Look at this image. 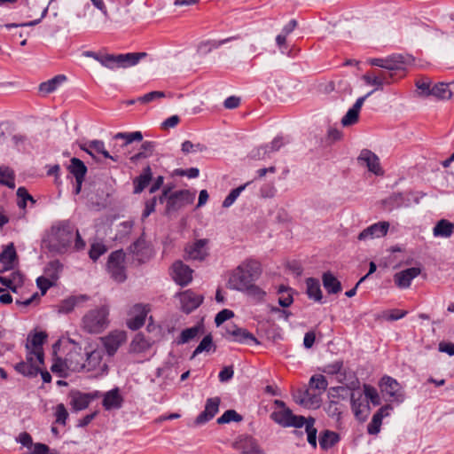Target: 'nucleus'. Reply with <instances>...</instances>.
<instances>
[{
	"instance_id": "obj_52",
	"label": "nucleus",
	"mask_w": 454,
	"mask_h": 454,
	"mask_svg": "<svg viewBox=\"0 0 454 454\" xmlns=\"http://www.w3.org/2000/svg\"><path fill=\"white\" fill-rule=\"evenodd\" d=\"M17 197H18V206L20 208L25 209L27 206V201H31L35 203V200L33 197L27 192L25 187H19L17 190Z\"/></svg>"
},
{
	"instance_id": "obj_15",
	"label": "nucleus",
	"mask_w": 454,
	"mask_h": 454,
	"mask_svg": "<svg viewBox=\"0 0 454 454\" xmlns=\"http://www.w3.org/2000/svg\"><path fill=\"white\" fill-rule=\"evenodd\" d=\"M357 163L365 166L370 172L376 176H382L384 173L379 157L371 150L363 149L357 157Z\"/></svg>"
},
{
	"instance_id": "obj_19",
	"label": "nucleus",
	"mask_w": 454,
	"mask_h": 454,
	"mask_svg": "<svg viewBox=\"0 0 454 454\" xmlns=\"http://www.w3.org/2000/svg\"><path fill=\"white\" fill-rule=\"evenodd\" d=\"M389 229L388 222H379L370 225L361 231L357 237L359 240L379 239L387 235Z\"/></svg>"
},
{
	"instance_id": "obj_59",
	"label": "nucleus",
	"mask_w": 454,
	"mask_h": 454,
	"mask_svg": "<svg viewBox=\"0 0 454 454\" xmlns=\"http://www.w3.org/2000/svg\"><path fill=\"white\" fill-rule=\"evenodd\" d=\"M381 415L374 414L372 416V421L369 423L367 431L370 434H377L380 430V426L382 423Z\"/></svg>"
},
{
	"instance_id": "obj_22",
	"label": "nucleus",
	"mask_w": 454,
	"mask_h": 454,
	"mask_svg": "<svg viewBox=\"0 0 454 454\" xmlns=\"http://www.w3.org/2000/svg\"><path fill=\"white\" fill-rule=\"evenodd\" d=\"M421 272L420 268L411 267L396 272L394 275L395 284L401 289L410 287L411 281Z\"/></svg>"
},
{
	"instance_id": "obj_26",
	"label": "nucleus",
	"mask_w": 454,
	"mask_h": 454,
	"mask_svg": "<svg viewBox=\"0 0 454 454\" xmlns=\"http://www.w3.org/2000/svg\"><path fill=\"white\" fill-rule=\"evenodd\" d=\"M43 363H37L35 357H33L31 361L20 362L15 365V370L24 376L34 377L41 372L40 366Z\"/></svg>"
},
{
	"instance_id": "obj_43",
	"label": "nucleus",
	"mask_w": 454,
	"mask_h": 454,
	"mask_svg": "<svg viewBox=\"0 0 454 454\" xmlns=\"http://www.w3.org/2000/svg\"><path fill=\"white\" fill-rule=\"evenodd\" d=\"M201 327L200 325H195L191 328H186L182 331L179 340H177L178 344H184L193 340L200 332Z\"/></svg>"
},
{
	"instance_id": "obj_46",
	"label": "nucleus",
	"mask_w": 454,
	"mask_h": 454,
	"mask_svg": "<svg viewBox=\"0 0 454 454\" xmlns=\"http://www.w3.org/2000/svg\"><path fill=\"white\" fill-rule=\"evenodd\" d=\"M249 184L250 182H247L245 184L231 190L229 195L223 201V207H230L235 202V200L240 195V193L246 189V187L249 185Z\"/></svg>"
},
{
	"instance_id": "obj_48",
	"label": "nucleus",
	"mask_w": 454,
	"mask_h": 454,
	"mask_svg": "<svg viewBox=\"0 0 454 454\" xmlns=\"http://www.w3.org/2000/svg\"><path fill=\"white\" fill-rule=\"evenodd\" d=\"M70 404L74 411L85 409V395L80 392H73L70 395Z\"/></svg>"
},
{
	"instance_id": "obj_49",
	"label": "nucleus",
	"mask_w": 454,
	"mask_h": 454,
	"mask_svg": "<svg viewBox=\"0 0 454 454\" xmlns=\"http://www.w3.org/2000/svg\"><path fill=\"white\" fill-rule=\"evenodd\" d=\"M315 419L309 417L306 425V433L308 442L313 447H317V429L314 427Z\"/></svg>"
},
{
	"instance_id": "obj_20",
	"label": "nucleus",
	"mask_w": 454,
	"mask_h": 454,
	"mask_svg": "<svg viewBox=\"0 0 454 454\" xmlns=\"http://www.w3.org/2000/svg\"><path fill=\"white\" fill-rule=\"evenodd\" d=\"M87 154L90 155L97 163H101V159L98 155H102L106 159H110L114 161H118V156H114L105 147V143L102 140H91L88 144Z\"/></svg>"
},
{
	"instance_id": "obj_63",
	"label": "nucleus",
	"mask_w": 454,
	"mask_h": 454,
	"mask_svg": "<svg viewBox=\"0 0 454 454\" xmlns=\"http://www.w3.org/2000/svg\"><path fill=\"white\" fill-rule=\"evenodd\" d=\"M10 280L12 285V292L16 293L17 289L23 284V276L19 271H15L11 274Z\"/></svg>"
},
{
	"instance_id": "obj_1",
	"label": "nucleus",
	"mask_w": 454,
	"mask_h": 454,
	"mask_svg": "<svg viewBox=\"0 0 454 454\" xmlns=\"http://www.w3.org/2000/svg\"><path fill=\"white\" fill-rule=\"evenodd\" d=\"M75 240L74 247L77 250L83 247V241L79 231L70 223H64L53 226L43 239V246L53 254H63Z\"/></svg>"
},
{
	"instance_id": "obj_12",
	"label": "nucleus",
	"mask_w": 454,
	"mask_h": 454,
	"mask_svg": "<svg viewBox=\"0 0 454 454\" xmlns=\"http://www.w3.org/2000/svg\"><path fill=\"white\" fill-rule=\"evenodd\" d=\"M98 12H90V25L91 27L99 29L102 28L109 20L110 14L108 12L106 4L104 0H90Z\"/></svg>"
},
{
	"instance_id": "obj_23",
	"label": "nucleus",
	"mask_w": 454,
	"mask_h": 454,
	"mask_svg": "<svg viewBox=\"0 0 454 454\" xmlns=\"http://www.w3.org/2000/svg\"><path fill=\"white\" fill-rule=\"evenodd\" d=\"M173 278L178 285L186 286L192 279V270L183 262L177 261L173 264Z\"/></svg>"
},
{
	"instance_id": "obj_7",
	"label": "nucleus",
	"mask_w": 454,
	"mask_h": 454,
	"mask_svg": "<svg viewBox=\"0 0 454 454\" xmlns=\"http://www.w3.org/2000/svg\"><path fill=\"white\" fill-rule=\"evenodd\" d=\"M47 338L43 332L28 334L26 342V360L31 361L35 357L37 363H43V345Z\"/></svg>"
},
{
	"instance_id": "obj_5",
	"label": "nucleus",
	"mask_w": 454,
	"mask_h": 454,
	"mask_svg": "<svg viewBox=\"0 0 454 454\" xmlns=\"http://www.w3.org/2000/svg\"><path fill=\"white\" fill-rule=\"evenodd\" d=\"M109 307L102 304L96 309H90L87 314V332L99 333L108 325Z\"/></svg>"
},
{
	"instance_id": "obj_18",
	"label": "nucleus",
	"mask_w": 454,
	"mask_h": 454,
	"mask_svg": "<svg viewBox=\"0 0 454 454\" xmlns=\"http://www.w3.org/2000/svg\"><path fill=\"white\" fill-rule=\"evenodd\" d=\"M221 400L219 397H211L206 401L204 411L194 420L195 426H200L211 420L219 411Z\"/></svg>"
},
{
	"instance_id": "obj_10",
	"label": "nucleus",
	"mask_w": 454,
	"mask_h": 454,
	"mask_svg": "<svg viewBox=\"0 0 454 454\" xmlns=\"http://www.w3.org/2000/svg\"><path fill=\"white\" fill-rule=\"evenodd\" d=\"M103 350L94 349L87 352V379L97 378L106 372L107 365L102 363Z\"/></svg>"
},
{
	"instance_id": "obj_14",
	"label": "nucleus",
	"mask_w": 454,
	"mask_h": 454,
	"mask_svg": "<svg viewBox=\"0 0 454 454\" xmlns=\"http://www.w3.org/2000/svg\"><path fill=\"white\" fill-rule=\"evenodd\" d=\"M381 391L388 395L390 401L402 403L404 400L403 391L396 380L390 376H384L380 381Z\"/></svg>"
},
{
	"instance_id": "obj_33",
	"label": "nucleus",
	"mask_w": 454,
	"mask_h": 454,
	"mask_svg": "<svg viewBox=\"0 0 454 454\" xmlns=\"http://www.w3.org/2000/svg\"><path fill=\"white\" fill-rule=\"evenodd\" d=\"M322 281L324 287L329 294H338L341 291L340 282L331 272H325Z\"/></svg>"
},
{
	"instance_id": "obj_9",
	"label": "nucleus",
	"mask_w": 454,
	"mask_h": 454,
	"mask_svg": "<svg viewBox=\"0 0 454 454\" xmlns=\"http://www.w3.org/2000/svg\"><path fill=\"white\" fill-rule=\"evenodd\" d=\"M60 348V340L57 341L53 347V364L51 367V370L52 372H57L59 375H62L66 372L67 370H76L78 368H83L84 364L79 363L77 361H74L72 355L69 356V357H67L66 359H62L57 356V352Z\"/></svg>"
},
{
	"instance_id": "obj_28",
	"label": "nucleus",
	"mask_w": 454,
	"mask_h": 454,
	"mask_svg": "<svg viewBox=\"0 0 454 454\" xmlns=\"http://www.w3.org/2000/svg\"><path fill=\"white\" fill-rule=\"evenodd\" d=\"M121 403L122 397L117 388L110 390L104 395L102 404L106 410L119 409Z\"/></svg>"
},
{
	"instance_id": "obj_47",
	"label": "nucleus",
	"mask_w": 454,
	"mask_h": 454,
	"mask_svg": "<svg viewBox=\"0 0 454 454\" xmlns=\"http://www.w3.org/2000/svg\"><path fill=\"white\" fill-rule=\"evenodd\" d=\"M107 252V247L103 242H95L91 244L89 251V256L94 262L97 261L99 256Z\"/></svg>"
},
{
	"instance_id": "obj_29",
	"label": "nucleus",
	"mask_w": 454,
	"mask_h": 454,
	"mask_svg": "<svg viewBox=\"0 0 454 454\" xmlns=\"http://www.w3.org/2000/svg\"><path fill=\"white\" fill-rule=\"evenodd\" d=\"M306 294L309 299L320 302L323 295L320 287L319 280L314 278H308L306 279Z\"/></svg>"
},
{
	"instance_id": "obj_16",
	"label": "nucleus",
	"mask_w": 454,
	"mask_h": 454,
	"mask_svg": "<svg viewBox=\"0 0 454 454\" xmlns=\"http://www.w3.org/2000/svg\"><path fill=\"white\" fill-rule=\"evenodd\" d=\"M106 351L109 356H114L121 345L127 340L124 331H113L107 336L100 338Z\"/></svg>"
},
{
	"instance_id": "obj_34",
	"label": "nucleus",
	"mask_w": 454,
	"mask_h": 454,
	"mask_svg": "<svg viewBox=\"0 0 454 454\" xmlns=\"http://www.w3.org/2000/svg\"><path fill=\"white\" fill-rule=\"evenodd\" d=\"M228 333L233 336V340L235 341L240 343L254 342L255 344H258V340H256V338L245 329L235 327L232 331L228 330Z\"/></svg>"
},
{
	"instance_id": "obj_44",
	"label": "nucleus",
	"mask_w": 454,
	"mask_h": 454,
	"mask_svg": "<svg viewBox=\"0 0 454 454\" xmlns=\"http://www.w3.org/2000/svg\"><path fill=\"white\" fill-rule=\"evenodd\" d=\"M278 293L280 294L278 298V304L283 308L289 307L294 302V298L291 294V289L280 286L278 287Z\"/></svg>"
},
{
	"instance_id": "obj_39",
	"label": "nucleus",
	"mask_w": 454,
	"mask_h": 454,
	"mask_svg": "<svg viewBox=\"0 0 454 454\" xmlns=\"http://www.w3.org/2000/svg\"><path fill=\"white\" fill-rule=\"evenodd\" d=\"M153 149H154L153 142L145 141L141 145L140 151L137 153H136L135 155H133L132 157H130V160L132 162H137L140 159L147 158L152 155Z\"/></svg>"
},
{
	"instance_id": "obj_21",
	"label": "nucleus",
	"mask_w": 454,
	"mask_h": 454,
	"mask_svg": "<svg viewBox=\"0 0 454 454\" xmlns=\"http://www.w3.org/2000/svg\"><path fill=\"white\" fill-rule=\"evenodd\" d=\"M203 297L192 290H186L180 294L181 309L185 313H191L202 302Z\"/></svg>"
},
{
	"instance_id": "obj_57",
	"label": "nucleus",
	"mask_w": 454,
	"mask_h": 454,
	"mask_svg": "<svg viewBox=\"0 0 454 454\" xmlns=\"http://www.w3.org/2000/svg\"><path fill=\"white\" fill-rule=\"evenodd\" d=\"M54 416L56 418V423L65 425L68 417V412L63 403H59L55 407Z\"/></svg>"
},
{
	"instance_id": "obj_13",
	"label": "nucleus",
	"mask_w": 454,
	"mask_h": 454,
	"mask_svg": "<svg viewBox=\"0 0 454 454\" xmlns=\"http://www.w3.org/2000/svg\"><path fill=\"white\" fill-rule=\"evenodd\" d=\"M207 244L208 239H197L187 244L184 248L185 258L199 262L204 261L209 254Z\"/></svg>"
},
{
	"instance_id": "obj_41",
	"label": "nucleus",
	"mask_w": 454,
	"mask_h": 454,
	"mask_svg": "<svg viewBox=\"0 0 454 454\" xmlns=\"http://www.w3.org/2000/svg\"><path fill=\"white\" fill-rule=\"evenodd\" d=\"M351 408L357 419L364 420L366 419L364 412L368 410V404L363 403L359 399H355L354 395L351 396Z\"/></svg>"
},
{
	"instance_id": "obj_50",
	"label": "nucleus",
	"mask_w": 454,
	"mask_h": 454,
	"mask_svg": "<svg viewBox=\"0 0 454 454\" xmlns=\"http://www.w3.org/2000/svg\"><path fill=\"white\" fill-rule=\"evenodd\" d=\"M242 420V416L239 415L234 410H227L221 417H219L216 422L220 425L230 423L231 421L239 422Z\"/></svg>"
},
{
	"instance_id": "obj_36",
	"label": "nucleus",
	"mask_w": 454,
	"mask_h": 454,
	"mask_svg": "<svg viewBox=\"0 0 454 454\" xmlns=\"http://www.w3.org/2000/svg\"><path fill=\"white\" fill-rule=\"evenodd\" d=\"M450 85V83L438 82L431 88L430 95L440 99H449L452 95Z\"/></svg>"
},
{
	"instance_id": "obj_31",
	"label": "nucleus",
	"mask_w": 454,
	"mask_h": 454,
	"mask_svg": "<svg viewBox=\"0 0 454 454\" xmlns=\"http://www.w3.org/2000/svg\"><path fill=\"white\" fill-rule=\"evenodd\" d=\"M67 77L64 74H58L53 78L42 82L39 85V91L43 94H49L55 91L65 81Z\"/></svg>"
},
{
	"instance_id": "obj_17",
	"label": "nucleus",
	"mask_w": 454,
	"mask_h": 454,
	"mask_svg": "<svg viewBox=\"0 0 454 454\" xmlns=\"http://www.w3.org/2000/svg\"><path fill=\"white\" fill-rule=\"evenodd\" d=\"M148 312L149 309L146 305L137 303L132 306L129 310V316L131 317L127 322L128 327L131 330H137L142 327L145 322Z\"/></svg>"
},
{
	"instance_id": "obj_25",
	"label": "nucleus",
	"mask_w": 454,
	"mask_h": 454,
	"mask_svg": "<svg viewBox=\"0 0 454 454\" xmlns=\"http://www.w3.org/2000/svg\"><path fill=\"white\" fill-rule=\"evenodd\" d=\"M154 341L151 338L145 337L142 333H137L129 344V353L144 354L147 352Z\"/></svg>"
},
{
	"instance_id": "obj_55",
	"label": "nucleus",
	"mask_w": 454,
	"mask_h": 454,
	"mask_svg": "<svg viewBox=\"0 0 454 454\" xmlns=\"http://www.w3.org/2000/svg\"><path fill=\"white\" fill-rule=\"evenodd\" d=\"M244 292L257 301H262L266 295V292H264L254 283H252L250 286H248V287Z\"/></svg>"
},
{
	"instance_id": "obj_38",
	"label": "nucleus",
	"mask_w": 454,
	"mask_h": 454,
	"mask_svg": "<svg viewBox=\"0 0 454 454\" xmlns=\"http://www.w3.org/2000/svg\"><path fill=\"white\" fill-rule=\"evenodd\" d=\"M62 268L63 266L59 260H53L47 264L45 268V275L52 281H56L59 278Z\"/></svg>"
},
{
	"instance_id": "obj_45",
	"label": "nucleus",
	"mask_w": 454,
	"mask_h": 454,
	"mask_svg": "<svg viewBox=\"0 0 454 454\" xmlns=\"http://www.w3.org/2000/svg\"><path fill=\"white\" fill-rule=\"evenodd\" d=\"M328 382L325 376L321 374H315L309 380L310 388L317 389L319 393L325 391Z\"/></svg>"
},
{
	"instance_id": "obj_37",
	"label": "nucleus",
	"mask_w": 454,
	"mask_h": 454,
	"mask_svg": "<svg viewBox=\"0 0 454 454\" xmlns=\"http://www.w3.org/2000/svg\"><path fill=\"white\" fill-rule=\"evenodd\" d=\"M0 184L5 185L11 189L15 187V174L9 167H0Z\"/></svg>"
},
{
	"instance_id": "obj_58",
	"label": "nucleus",
	"mask_w": 454,
	"mask_h": 454,
	"mask_svg": "<svg viewBox=\"0 0 454 454\" xmlns=\"http://www.w3.org/2000/svg\"><path fill=\"white\" fill-rule=\"evenodd\" d=\"M165 97V93L162 91H151L149 93L145 94L144 96L138 97L137 101L141 104H148L155 99L161 98Z\"/></svg>"
},
{
	"instance_id": "obj_27",
	"label": "nucleus",
	"mask_w": 454,
	"mask_h": 454,
	"mask_svg": "<svg viewBox=\"0 0 454 454\" xmlns=\"http://www.w3.org/2000/svg\"><path fill=\"white\" fill-rule=\"evenodd\" d=\"M17 260V254L12 243L7 245L0 254V262L4 266V270H12Z\"/></svg>"
},
{
	"instance_id": "obj_3",
	"label": "nucleus",
	"mask_w": 454,
	"mask_h": 454,
	"mask_svg": "<svg viewBox=\"0 0 454 454\" xmlns=\"http://www.w3.org/2000/svg\"><path fill=\"white\" fill-rule=\"evenodd\" d=\"M145 56V52L110 54L103 51L96 52L87 51V57L94 59L103 67L111 70L128 68L136 66Z\"/></svg>"
},
{
	"instance_id": "obj_4",
	"label": "nucleus",
	"mask_w": 454,
	"mask_h": 454,
	"mask_svg": "<svg viewBox=\"0 0 454 454\" xmlns=\"http://www.w3.org/2000/svg\"><path fill=\"white\" fill-rule=\"evenodd\" d=\"M169 190L165 189L159 198L160 203L166 202V212L170 214L192 202L194 195L187 190H181L168 195Z\"/></svg>"
},
{
	"instance_id": "obj_42",
	"label": "nucleus",
	"mask_w": 454,
	"mask_h": 454,
	"mask_svg": "<svg viewBox=\"0 0 454 454\" xmlns=\"http://www.w3.org/2000/svg\"><path fill=\"white\" fill-rule=\"evenodd\" d=\"M213 348V351L215 350V346L213 343V339L211 334L206 335L202 340L200 342L198 347L194 349L192 357H195L199 354L202 352H208Z\"/></svg>"
},
{
	"instance_id": "obj_2",
	"label": "nucleus",
	"mask_w": 454,
	"mask_h": 454,
	"mask_svg": "<svg viewBox=\"0 0 454 454\" xmlns=\"http://www.w3.org/2000/svg\"><path fill=\"white\" fill-rule=\"evenodd\" d=\"M261 274L259 262L252 259L246 260L230 273L227 287L239 292L245 291L248 286L255 283Z\"/></svg>"
},
{
	"instance_id": "obj_51",
	"label": "nucleus",
	"mask_w": 454,
	"mask_h": 454,
	"mask_svg": "<svg viewBox=\"0 0 454 454\" xmlns=\"http://www.w3.org/2000/svg\"><path fill=\"white\" fill-rule=\"evenodd\" d=\"M363 80L367 85L374 86V92L376 90H382L383 85L380 80L376 76V71L368 72L363 75Z\"/></svg>"
},
{
	"instance_id": "obj_62",
	"label": "nucleus",
	"mask_w": 454,
	"mask_h": 454,
	"mask_svg": "<svg viewBox=\"0 0 454 454\" xmlns=\"http://www.w3.org/2000/svg\"><path fill=\"white\" fill-rule=\"evenodd\" d=\"M234 316V313L232 310L224 309L218 312L215 317V323L217 326L221 325L223 323H224L226 320L231 318Z\"/></svg>"
},
{
	"instance_id": "obj_56",
	"label": "nucleus",
	"mask_w": 454,
	"mask_h": 454,
	"mask_svg": "<svg viewBox=\"0 0 454 454\" xmlns=\"http://www.w3.org/2000/svg\"><path fill=\"white\" fill-rule=\"evenodd\" d=\"M204 150H206V146L200 143L193 144L191 141L186 140L182 144V152L184 153L203 152Z\"/></svg>"
},
{
	"instance_id": "obj_53",
	"label": "nucleus",
	"mask_w": 454,
	"mask_h": 454,
	"mask_svg": "<svg viewBox=\"0 0 454 454\" xmlns=\"http://www.w3.org/2000/svg\"><path fill=\"white\" fill-rule=\"evenodd\" d=\"M359 113L353 108L348 109L341 119V124L344 127L354 125L358 121Z\"/></svg>"
},
{
	"instance_id": "obj_61",
	"label": "nucleus",
	"mask_w": 454,
	"mask_h": 454,
	"mask_svg": "<svg viewBox=\"0 0 454 454\" xmlns=\"http://www.w3.org/2000/svg\"><path fill=\"white\" fill-rule=\"evenodd\" d=\"M145 248V240L138 239L129 247V251L137 255V259L140 260L139 256L143 254V250Z\"/></svg>"
},
{
	"instance_id": "obj_60",
	"label": "nucleus",
	"mask_w": 454,
	"mask_h": 454,
	"mask_svg": "<svg viewBox=\"0 0 454 454\" xmlns=\"http://www.w3.org/2000/svg\"><path fill=\"white\" fill-rule=\"evenodd\" d=\"M251 158L254 160H265L270 158V152L268 146H260L251 152Z\"/></svg>"
},
{
	"instance_id": "obj_8",
	"label": "nucleus",
	"mask_w": 454,
	"mask_h": 454,
	"mask_svg": "<svg viewBox=\"0 0 454 454\" xmlns=\"http://www.w3.org/2000/svg\"><path fill=\"white\" fill-rule=\"evenodd\" d=\"M124 260L125 254L123 251L116 250L109 255L107 262V269L111 277L119 283L126 279Z\"/></svg>"
},
{
	"instance_id": "obj_30",
	"label": "nucleus",
	"mask_w": 454,
	"mask_h": 454,
	"mask_svg": "<svg viewBox=\"0 0 454 454\" xmlns=\"http://www.w3.org/2000/svg\"><path fill=\"white\" fill-rule=\"evenodd\" d=\"M153 174L151 168L146 167L139 176L136 177L133 181L134 184V193L137 194L144 191V189L149 184L152 180Z\"/></svg>"
},
{
	"instance_id": "obj_6",
	"label": "nucleus",
	"mask_w": 454,
	"mask_h": 454,
	"mask_svg": "<svg viewBox=\"0 0 454 454\" xmlns=\"http://www.w3.org/2000/svg\"><path fill=\"white\" fill-rule=\"evenodd\" d=\"M67 169L68 171L67 178L73 187L72 193L76 196L81 192L85 179V164L80 159L73 157Z\"/></svg>"
},
{
	"instance_id": "obj_32",
	"label": "nucleus",
	"mask_w": 454,
	"mask_h": 454,
	"mask_svg": "<svg viewBox=\"0 0 454 454\" xmlns=\"http://www.w3.org/2000/svg\"><path fill=\"white\" fill-rule=\"evenodd\" d=\"M454 224L448 220L442 219L437 222L433 229L434 237L450 238L453 233Z\"/></svg>"
},
{
	"instance_id": "obj_35",
	"label": "nucleus",
	"mask_w": 454,
	"mask_h": 454,
	"mask_svg": "<svg viewBox=\"0 0 454 454\" xmlns=\"http://www.w3.org/2000/svg\"><path fill=\"white\" fill-rule=\"evenodd\" d=\"M340 440L339 434L335 432L325 430L319 436V445L323 450L332 448Z\"/></svg>"
},
{
	"instance_id": "obj_64",
	"label": "nucleus",
	"mask_w": 454,
	"mask_h": 454,
	"mask_svg": "<svg viewBox=\"0 0 454 454\" xmlns=\"http://www.w3.org/2000/svg\"><path fill=\"white\" fill-rule=\"evenodd\" d=\"M54 281L48 278L39 277L36 279V284L39 289L42 291V294H45L46 291L53 285Z\"/></svg>"
},
{
	"instance_id": "obj_11",
	"label": "nucleus",
	"mask_w": 454,
	"mask_h": 454,
	"mask_svg": "<svg viewBox=\"0 0 454 454\" xmlns=\"http://www.w3.org/2000/svg\"><path fill=\"white\" fill-rule=\"evenodd\" d=\"M410 57L403 55H391L384 59H370L368 63L372 66L381 67L387 71H395L404 69V66L409 62Z\"/></svg>"
},
{
	"instance_id": "obj_54",
	"label": "nucleus",
	"mask_w": 454,
	"mask_h": 454,
	"mask_svg": "<svg viewBox=\"0 0 454 454\" xmlns=\"http://www.w3.org/2000/svg\"><path fill=\"white\" fill-rule=\"evenodd\" d=\"M342 362H340V361H336L333 364H327L326 366H325L323 372L325 373H327V374H330V375H337L339 376L340 375V378L338 377V380L339 381H341L342 380V374H340V371L342 369Z\"/></svg>"
},
{
	"instance_id": "obj_40",
	"label": "nucleus",
	"mask_w": 454,
	"mask_h": 454,
	"mask_svg": "<svg viewBox=\"0 0 454 454\" xmlns=\"http://www.w3.org/2000/svg\"><path fill=\"white\" fill-rule=\"evenodd\" d=\"M114 139H122L124 140V144L122 146L128 145L134 141H141L143 139V135L140 131L135 132H119L114 136Z\"/></svg>"
},
{
	"instance_id": "obj_24",
	"label": "nucleus",
	"mask_w": 454,
	"mask_h": 454,
	"mask_svg": "<svg viewBox=\"0 0 454 454\" xmlns=\"http://www.w3.org/2000/svg\"><path fill=\"white\" fill-rule=\"evenodd\" d=\"M275 405L279 408L271 413L270 418L282 427H290V421L293 416L292 411L286 406V403L281 400H275Z\"/></svg>"
}]
</instances>
